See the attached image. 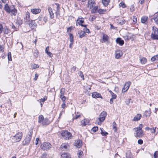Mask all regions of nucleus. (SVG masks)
Masks as SVG:
<instances>
[{"instance_id": "nucleus-16", "label": "nucleus", "mask_w": 158, "mask_h": 158, "mask_svg": "<svg viewBox=\"0 0 158 158\" xmlns=\"http://www.w3.org/2000/svg\"><path fill=\"white\" fill-rule=\"evenodd\" d=\"M92 96L93 98H102L101 94L96 92H94L92 94Z\"/></svg>"}, {"instance_id": "nucleus-25", "label": "nucleus", "mask_w": 158, "mask_h": 158, "mask_svg": "<svg viewBox=\"0 0 158 158\" xmlns=\"http://www.w3.org/2000/svg\"><path fill=\"white\" fill-rule=\"evenodd\" d=\"M55 5L56 6V15H59L60 6L59 4L55 3Z\"/></svg>"}, {"instance_id": "nucleus-44", "label": "nucleus", "mask_w": 158, "mask_h": 158, "mask_svg": "<svg viewBox=\"0 0 158 158\" xmlns=\"http://www.w3.org/2000/svg\"><path fill=\"white\" fill-rule=\"evenodd\" d=\"M10 31L7 28H4V32L5 34H8L10 33Z\"/></svg>"}, {"instance_id": "nucleus-63", "label": "nucleus", "mask_w": 158, "mask_h": 158, "mask_svg": "<svg viewBox=\"0 0 158 158\" xmlns=\"http://www.w3.org/2000/svg\"><path fill=\"white\" fill-rule=\"evenodd\" d=\"M38 77V75L37 74H35V77L34 78V80L35 81L36 80Z\"/></svg>"}, {"instance_id": "nucleus-2", "label": "nucleus", "mask_w": 158, "mask_h": 158, "mask_svg": "<svg viewBox=\"0 0 158 158\" xmlns=\"http://www.w3.org/2000/svg\"><path fill=\"white\" fill-rule=\"evenodd\" d=\"M143 127V124H140L139 127L135 128V129L136 131L135 135L136 137L140 138L143 136V131L142 129Z\"/></svg>"}, {"instance_id": "nucleus-28", "label": "nucleus", "mask_w": 158, "mask_h": 158, "mask_svg": "<svg viewBox=\"0 0 158 158\" xmlns=\"http://www.w3.org/2000/svg\"><path fill=\"white\" fill-rule=\"evenodd\" d=\"M102 38L103 42H105L108 41V36L106 34H102Z\"/></svg>"}, {"instance_id": "nucleus-61", "label": "nucleus", "mask_w": 158, "mask_h": 158, "mask_svg": "<svg viewBox=\"0 0 158 158\" xmlns=\"http://www.w3.org/2000/svg\"><path fill=\"white\" fill-rule=\"evenodd\" d=\"M32 134V131H30L29 132V134L27 135L28 136V137H30V138H31V136Z\"/></svg>"}, {"instance_id": "nucleus-64", "label": "nucleus", "mask_w": 158, "mask_h": 158, "mask_svg": "<svg viewBox=\"0 0 158 158\" xmlns=\"http://www.w3.org/2000/svg\"><path fill=\"white\" fill-rule=\"evenodd\" d=\"M43 20L44 21V22L45 23L47 21V18L46 17H44V18L43 19Z\"/></svg>"}, {"instance_id": "nucleus-31", "label": "nucleus", "mask_w": 158, "mask_h": 158, "mask_svg": "<svg viewBox=\"0 0 158 158\" xmlns=\"http://www.w3.org/2000/svg\"><path fill=\"white\" fill-rule=\"evenodd\" d=\"M38 118L39 123H42L44 119L43 116L42 115H40L39 116Z\"/></svg>"}, {"instance_id": "nucleus-60", "label": "nucleus", "mask_w": 158, "mask_h": 158, "mask_svg": "<svg viewBox=\"0 0 158 158\" xmlns=\"http://www.w3.org/2000/svg\"><path fill=\"white\" fill-rule=\"evenodd\" d=\"M64 110H62L61 112H60V115L59 116V118H60V117L62 116V114L63 113H64Z\"/></svg>"}, {"instance_id": "nucleus-13", "label": "nucleus", "mask_w": 158, "mask_h": 158, "mask_svg": "<svg viewBox=\"0 0 158 158\" xmlns=\"http://www.w3.org/2000/svg\"><path fill=\"white\" fill-rule=\"evenodd\" d=\"M31 138L30 137L28 136H27L25 139L23 141V145H27L30 142V140L31 139Z\"/></svg>"}, {"instance_id": "nucleus-6", "label": "nucleus", "mask_w": 158, "mask_h": 158, "mask_svg": "<svg viewBox=\"0 0 158 158\" xmlns=\"http://www.w3.org/2000/svg\"><path fill=\"white\" fill-rule=\"evenodd\" d=\"M51 145L49 143L44 142L41 145V148L44 150H47L51 147Z\"/></svg>"}, {"instance_id": "nucleus-3", "label": "nucleus", "mask_w": 158, "mask_h": 158, "mask_svg": "<svg viewBox=\"0 0 158 158\" xmlns=\"http://www.w3.org/2000/svg\"><path fill=\"white\" fill-rule=\"evenodd\" d=\"M62 138L66 140L70 139L72 138V134L67 131H63L61 132Z\"/></svg>"}, {"instance_id": "nucleus-37", "label": "nucleus", "mask_w": 158, "mask_h": 158, "mask_svg": "<svg viewBox=\"0 0 158 158\" xmlns=\"http://www.w3.org/2000/svg\"><path fill=\"white\" fill-rule=\"evenodd\" d=\"M110 0H102V3L103 5L106 6H107L109 3Z\"/></svg>"}, {"instance_id": "nucleus-9", "label": "nucleus", "mask_w": 158, "mask_h": 158, "mask_svg": "<svg viewBox=\"0 0 158 158\" xmlns=\"http://www.w3.org/2000/svg\"><path fill=\"white\" fill-rule=\"evenodd\" d=\"M24 21L26 23H28L30 21V15L29 12L27 11L25 13V16L24 17Z\"/></svg>"}, {"instance_id": "nucleus-38", "label": "nucleus", "mask_w": 158, "mask_h": 158, "mask_svg": "<svg viewBox=\"0 0 158 158\" xmlns=\"http://www.w3.org/2000/svg\"><path fill=\"white\" fill-rule=\"evenodd\" d=\"M88 123V122L87 120L85 121V120H83L81 121V125L82 126H85Z\"/></svg>"}, {"instance_id": "nucleus-62", "label": "nucleus", "mask_w": 158, "mask_h": 158, "mask_svg": "<svg viewBox=\"0 0 158 158\" xmlns=\"http://www.w3.org/2000/svg\"><path fill=\"white\" fill-rule=\"evenodd\" d=\"M47 53L50 57H52V54L51 52H47Z\"/></svg>"}, {"instance_id": "nucleus-19", "label": "nucleus", "mask_w": 158, "mask_h": 158, "mask_svg": "<svg viewBox=\"0 0 158 158\" xmlns=\"http://www.w3.org/2000/svg\"><path fill=\"white\" fill-rule=\"evenodd\" d=\"M116 42L121 45H123L124 44V41L120 38H117L116 40Z\"/></svg>"}, {"instance_id": "nucleus-50", "label": "nucleus", "mask_w": 158, "mask_h": 158, "mask_svg": "<svg viewBox=\"0 0 158 158\" xmlns=\"http://www.w3.org/2000/svg\"><path fill=\"white\" fill-rule=\"evenodd\" d=\"M77 154L79 158H81L82 157L83 154V152L82 151H79Z\"/></svg>"}, {"instance_id": "nucleus-29", "label": "nucleus", "mask_w": 158, "mask_h": 158, "mask_svg": "<svg viewBox=\"0 0 158 158\" xmlns=\"http://www.w3.org/2000/svg\"><path fill=\"white\" fill-rule=\"evenodd\" d=\"M130 35V34L128 33L124 35L123 37L126 40L128 41L131 38V37Z\"/></svg>"}, {"instance_id": "nucleus-8", "label": "nucleus", "mask_w": 158, "mask_h": 158, "mask_svg": "<svg viewBox=\"0 0 158 158\" xmlns=\"http://www.w3.org/2000/svg\"><path fill=\"white\" fill-rule=\"evenodd\" d=\"M131 82L128 81L126 82L122 89V92H125L127 91L131 85Z\"/></svg>"}, {"instance_id": "nucleus-59", "label": "nucleus", "mask_w": 158, "mask_h": 158, "mask_svg": "<svg viewBox=\"0 0 158 158\" xmlns=\"http://www.w3.org/2000/svg\"><path fill=\"white\" fill-rule=\"evenodd\" d=\"M138 142L139 144H142L143 143V141L142 140L140 139L138 140Z\"/></svg>"}, {"instance_id": "nucleus-5", "label": "nucleus", "mask_w": 158, "mask_h": 158, "mask_svg": "<svg viewBox=\"0 0 158 158\" xmlns=\"http://www.w3.org/2000/svg\"><path fill=\"white\" fill-rule=\"evenodd\" d=\"M23 133L21 132H19L16 133L14 136V139L16 142L20 141L22 137Z\"/></svg>"}, {"instance_id": "nucleus-39", "label": "nucleus", "mask_w": 158, "mask_h": 158, "mask_svg": "<svg viewBox=\"0 0 158 158\" xmlns=\"http://www.w3.org/2000/svg\"><path fill=\"white\" fill-rule=\"evenodd\" d=\"M47 96H45L43 98H41L39 100V101L40 103L42 102L43 103L44 102L47 100Z\"/></svg>"}, {"instance_id": "nucleus-54", "label": "nucleus", "mask_w": 158, "mask_h": 158, "mask_svg": "<svg viewBox=\"0 0 158 158\" xmlns=\"http://www.w3.org/2000/svg\"><path fill=\"white\" fill-rule=\"evenodd\" d=\"M65 92V89L64 88H62L60 90V93L61 94V95H63L64 94V93Z\"/></svg>"}, {"instance_id": "nucleus-42", "label": "nucleus", "mask_w": 158, "mask_h": 158, "mask_svg": "<svg viewBox=\"0 0 158 158\" xmlns=\"http://www.w3.org/2000/svg\"><path fill=\"white\" fill-rule=\"evenodd\" d=\"M69 145L66 144H62L61 145L60 148L61 150H63L64 149H66L68 147Z\"/></svg>"}, {"instance_id": "nucleus-48", "label": "nucleus", "mask_w": 158, "mask_h": 158, "mask_svg": "<svg viewBox=\"0 0 158 158\" xmlns=\"http://www.w3.org/2000/svg\"><path fill=\"white\" fill-rule=\"evenodd\" d=\"M103 129V128H101V134L103 136H106V135L108 134V133L107 132H103V131H102V130Z\"/></svg>"}, {"instance_id": "nucleus-22", "label": "nucleus", "mask_w": 158, "mask_h": 158, "mask_svg": "<svg viewBox=\"0 0 158 158\" xmlns=\"http://www.w3.org/2000/svg\"><path fill=\"white\" fill-rule=\"evenodd\" d=\"M91 12L93 13H95L98 11V7L97 6H94L93 7L91 8Z\"/></svg>"}, {"instance_id": "nucleus-21", "label": "nucleus", "mask_w": 158, "mask_h": 158, "mask_svg": "<svg viewBox=\"0 0 158 158\" xmlns=\"http://www.w3.org/2000/svg\"><path fill=\"white\" fill-rule=\"evenodd\" d=\"M117 22L121 24V25H123V24H124V23H125V20H124V19H123V18H119L117 20Z\"/></svg>"}, {"instance_id": "nucleus-53", "label": "nucleus", "mask_w": 158, "mask_h": 158, "mask_svg": "<svg viewBox=\"0 0 158 158\" xmlns=\"http://www.w3.org/2000/svg\"><path fill=\"white\" fill-rule=\"evenodd\" d=\"M60 98H61L62 101L64 102L65 100V97L62 95H60Z\"/></svg>"}, {"instance_id": "nucleus-52", "label": "nucleus", "mask_w": 158, "mask_h": 158, "mask_svg": "<svg viewBox=\"0 0 158 158\" xmlns=\"http://www.w3.org/2000/svg\"><path fill=\"white\" fill-rule=\"evenodd\" d=\"M119 6L123 8H125L126 7V5L123 2L120 3L119 4Z\"/></svg>"}, {"instance_id": "nucleus-41", "label": "nucleus", "mask_w": 158, "mask_h": 158, "mask_svg": "<svg viewBox=\"0 0 158 158\" xmlns=\"http://www.w3.org/2000/svg\"><path fill=\"white\" fill-rule=\"evenodd\" d=\"M109 92L112 95V98H112L115 99L116 98V95L115 94H114L111 90H110Z\"/></svg>"}, {"instance_id": "nucleus-57", "label": "nucleus", "mask_w": 158, "mask_h": 158, "mask_svg": "<svg viewBox=\"0 0 158 158\" xmlns=\"http://www.w3.org/2000/svg\"><path fill=\"white\" fill-rule=\"evenodd\" d=\"M158 153V151H156L155 152V153L154 154V155H153L154 158H157V157L158 155V154L157 155Z\"/></svg>"}, {"instance_id": "nucleus-26", "label": "nucleus", "mask_w": 158, "mask_h": 158, "mask_svg": "<svg viewBox=\"0 0 158 158\" xmlns=\"http://www.w3.org/2000/svg\"><path fill=\"white\" fill-rule=\"evenodd\" d=\"M126 158H133L131 153L130 151L128 150L126 153Z\"/></svg>"}, {"instance_id": "nucleus-34", "label": "nucleus", "mask_w": 158, "mask_h": 158, "mask_svg": "<svg viewBox=\"0 0 158 158\" xmlns=\"http://www.w3.org/2000/svg\"><path fill=\"white\" fill-rule=\"evenodd\" d=\"M113 125V129L114 130V132H116L117 129V125L115 122H114L112 123Z\"/></svg>"}, {"instance_id": "nucleus-51", "label": "nucleus", "mask_w": 158, "mask_h": 158, "mask_svg": "<svg viewBox=\"0 0 158 158\" xmlns=\"http://www.w3.org/2000/svg\"><path fill=\"white\" fill-rule=\"evenodd\" d=\"M8 59L9 61H10L11 60V53L10 52H9L8 53Z\"/></svg>"}, {"instance_id": "nucleus-55", "label": "nucleus", "mask_w": 158, "mask_h": 158, "mask_svg": "<svg viewBox=\"0 0 158 158\" xmlns=\"http://www.w3.org/2000/svg\"><path fill=\"white\" fill-rule=\"evenodd\" d=\"M4 50V47L3 45H0V52H3Z\"/></svg>"}, {"instance_id": "nucleus-27", "label": "nucleus", "mask_w": 158, "mask_h": 158, "mask_svg": "<svg viewBox=\"0 0 158 158\" xmlns=\"http://www.w3.org/2000/svg\"><path fill=\"white\" fill-rule=\"evenodd\" d=\"M49 123V121L47 118H44L42 124L43 125H47Z\"/></svg>"}, {"instance_id": "nucleus-7", "label": "nucleus", "mask_w": 158, "mask_h": 158, "mask_svg": "<svg viewBox=\"0 0 158 158\" xmlns=\"http://www.w3.org/2000/svg\"><path fill=\"white\" fill-rule=\"evenodd\" d=\"M84 21L83 20V18H78L76 22V25H81V26L83 27H86L87 26L86 25H84L83 24L84 23Z\"/></svg>"}, {"instance_id": "nucleus-18", "label": "nucleus", "mask_w": 158, "mask_h": 158, "mask_svg": "<svg viewBox=\"0 0 158 158\" xmlns=\"http://www.w3.org/2000/svg\"><path fill=\"white\" fill-rule=\"evenodd\" d=\"M48 10L50 14V17L51 19H53L54 17V14L52 11V9L50 7H49L48 8Z\"/></svg>"}, {"instance_id": "nucleus-35", "label": "nucleus", "mask_w": 158, "mask_h": 158, "mask_svg": "<svg viewBox=\"0 0 158 158\" xmlns=\"http://www.w3.org/2000/svg\"><path fill=\"white\" fill-rule=\"evenodd\" d=\"M148 19V17L146 16H144L143 17L141 18V22L143 23H145L146 21H147Z\"/></svg>"}, {"instance_id": "nucleus-45", "label": "nucleus", "mask_w": 158, "mask_h": 158, "mask_svg": "<svg viewBox=\"0 0 158 158\" xmlns=\"http://www.w3.org/2000/svg\"><path fill=\"white\" fill-rule=\"evenodd\" d=\"M31 67L32 69H35L36 68H39V66L38 64H34L32 65Z\"/></svg>"}, {"instance_id": "nucleus-47", "label": "nucleus", "mask_w": 158, "mask_h": 158, "mask_svg": "<svg viewBox=\"0 0 158 158\" xmlns=\"http://www.w3.org/2000/svg\"><path fill=\"white\" fill-rule=\"evenodd\" d=\"M98 129V128L97 127H93L92 129L91 130V131L93 132H95L97 131Z\"/></svg>"}, {"instance_id": "nucleus-4", "label": "nucleus", "mask_w": 158, "mask_h": 158, "mask_svg": "<svg viewBox=\"0 0 158 158\" xmlns=\"http://www.w3.org/2000/svg\"><path fill=\"white\" fill-rule=\"evenodd\" d=\"M152 30L151 35V38L154 40H158V29L156 27H153Z\"/></svg>"}, {"instance_id": "nucleus-15", "label": "nucleus", "mask_w": 158, "mask_h": 158, "mask_svg": "<svg viewBox=\"0 0 158 158\" xmlns=\"http://www.w3.org/2000/svg\"><path fill=\"white\" fill-rule=\"evenodd\" d=\"M31 12L34 14H37L40 13L41 11L40 9L33 8L31 10Z\"/></svg>"}, {"instance_id": "nucleus-12", "label": "nucleus", "mask_w": 158, "mask_h": 158, "mask_svg": "<svg viewBox=\"0 0 158 158\" xmlns=\"http://www.w3.org/2000/svg\"><path fill=\"white\" fill-rule=\"evenodd\" d=\"M82 144V142L81 140L78 139L75 141L74 145L77 148H80Z\"/></svg>"}, {"instance_id": "nucleus-32", "label": "nucleus", "mask_w": 158, "mask_h": 158, "mask_svg": "<svg viewBox=\"0 0 158 158\" xmlns=\"http://www.w3.org/2000/svg\"><path fill=\"white\" fill-rule=\"evenodd\" d=\"M10 13L14 16H15L17 15V10L15 9L14 6H13V9H12V10H11Z\"/></svg>"}, {"instance_id": "nucleus-30", "label": "nucleus", "mask_w": 158, "mask_h": 158, "mask_svg": "<svg viewBox=\"0 0 158 158\" xmlns=\"http://www.w3.org/2000/svg\"><path fill=\"white\" fill-rule=\"evenodd\" d=\"M78 34L79 35V37L82 38L85 36V32L82 31H79L78 32Z\"/></svg>"}, {"instance_id": "nucleus-40", "label": "nucleus", "mask_w": 158, "mask_h": 158, "mask_svg": "<svg viewBox=\"0 0 158 158\" xmlns=\"http://www.w3.org/2000/svg\"><path fill=\"white\" fill-rule=\"evenodd\" d=\"M69 40L70 42H73V36L71 33L69 34Z\"/></svg>"}, {"instance_id": "nucleus-46", "label": "nucleus", "mask_w": 158, "mask_h": 158, "mask_svg": "<svg viewBox=\"0 0 158 158\" xmlns=\"http://www.w3.org/2000/svg\"><path fill=\"white\" fill-rule=\"evenodd\" d=\"M78 74L80 76L82 79L83 80H84V77L83 73L80 71L78 73Z\"/></svg>"}, {"instance_id": "nucleus-14", "label": "nucleus", "mask_w": 158, "mask_h": 158, "mask_svg": "<svg viewBox=\"0 0 158 158\" xmlns=\"http://www.w3.org/2000/svg\"><path fill=\"white\" fill-rule=\"evenodd\" d=\"M115 57L116 59L119 58L123 55V53L120 51H117L115 52Z\"/></svg>"}, {"instance_id": "nucleus-58", "label": "nucleus", "mask_w": 158, "mask_h": 158, "mask_svg": "<svg viewBox=\"0 0 158 158\" xmlns=\"http://www.w3.org/2000/svg\"><path fill=\"white\" fill-rule=\"evenodd\" d=\"M3 26L0 23V34L2 33V31H3Z\"/></svg>"}, {"instance_id": "nucleus-1", "label": "nucleus", "mask_w": 158, "mask_h": 158, "mask_svg": "<svg viewBox=\"0 0 158 158\" xmlns=\"http://www.w3.org/2000/svg\"><path fill=\"white\" fill-rule=\"evenodd\" d=\"M106 114H107L106 112L103 111L100 114L99 117L96 119V123L98 125H101L102 123L105 120Z\"/></svg>"}, {"instance_id": "nucleus-11", "label": "nucleus", "mask_w": 158, "mask_h": 158, "mask_svg": "<svg viewBox=\"0 0 158 158\" xmlns=\"http://www.w3.org/2000/svg\"><path fill=\"white\" fill-rule=\"evenodd\" d=\"M88 8L89 9H91L92 7H93L95 6V2L94 0H88Z\"/></svg>"}, {"instance_id": "nucleus-17", "label": "nucleus", "mask_w": 158, "mask_h": 158, "mask_svg": "<svg viewBox=\"0 0 158 158\" xmlns=\"http://www.w3.org/2000/svg\"><path fill=\"white\" fill-rule=\"evenodd\" d=\"M29 25L31 29H33L36 27V24L34 20H32L29 23Z\"/></svg>"}, {"instance_id": "nucleus-10", "label": "nucleus", "mask_w": 158, "mask_h": 158, "mask_svg": "<svg viewBox=\"0 0 158 158\" xmlns=\"http://www.w3.org/2000/svg\"><path fill=\"white\" fill-rule=\"evenodd\" d=\"M13 6H9L8 5L6 4L5 6L4 9L6 12L10 13L11 12V10L13 9Z\"/></svg>"}, {"instance_id": "nucleus-36", "label": "nucleus", "mask_w": 158, "mask_h": 158, "mask_svg": "<svg viewBox=\"0 0 158 158\" xmlns=\"http://www.w3.org/2000/svg\"><path fill=\"white\" fill-rule=\"evenodd\" d=\"M140 62L142 64H144L147 61V59L145 57H143L140 59Z\"/></svg>"}, {"instance_id": "nucleus-43", "label": "nucleus", "mask_w": 158, "mask_h": 158, "mask_svg": "<svg viewBox=\"0 0 158 158\" xmlns=\"http://www.w3.org/2000/svg\"><path fill=\"white\" fill-rule=\"evenodd\" d=\"M106 10H104L102 9H98V12L100 14H103L104 13L106 12Z\"/></svg>"}, {"instance_id": "nucleus-23", "label": "nucleus", "mask_w": 158, "mask_h": 158, "mask_svg": "<svg viewBox=\"0 0 158 158\" xmlns=\"http://www.w3.org/2000/svg\"><path fill=\"white\" fill-rule=\"evenodd\" d=\"M61 158H71L69 154L64 153L61 155Z\"/></svg>"}, {"instance_id": "nucleus-49", "label": "nucleus", "mask_w": 158, "mask_h": 158, "mask_svg": "<svg viewBox=\"0 0 158 158\" xmlns=\"http://www.w3.org/2000/svg\"><path fill=\"white\" fill-rule=\"evenodd\" d=\"M16 23L19 25H20L22 24V21L20 19H18L16 21Z\"/></svg>"}, {"instance_id": "nucleus-33", "label": "nucleus", "mask_w": 158, "mask_h": 158, "mask_svg": "<svg viewBox=\"0 0 158 158\" xmlns=\"http://www.w3.org/2000/svg\"><path fill=\"white\" fill-rule=\"evenodd\" d=\"M151 113V109L149 108L148 110H146L144 113V114L146 116H150Z\"/></svg>"}, {"instance_id": "nucleus-20", "label": "nucleus", "mask_w": 158, "mask_h": 158, "mask_svg": "<svg viewBox=\"0 0 158 158\" xmlns=\"http://www.w3.org/2000/svg\"><path fill=\"white\" fill-rule=\"evenodd\" d=\"M141 118V115L140 114H138L136 116H135L134 118L133 119V121H136L139 120Z\"/></svg>"}, {"instance_id": "nucleus-24", "label": "nucleus", "mask_w": 158, "mask_h": 158, "mask_svg": "<svg viewBox=\"0 0 158 158\" xmlns=\"http://www.w3.org/2000/svg\"><path fill=\"white\" fill-rule=\"evenodd\" d=\"M153 19L156 23L158 25V12L155 14Z\"/></svg>"}, {"instance_id": "nucleus-56", "label": "nucleus", "mask_w": 158, "mask_h": 158, "mask_svg": "<svg viewBox=\"0 0 158 158\" xmlns=\"http://www.w3.org/2000/svg\"><path fill=\"white\" fill-rule=\"evenodd\" d=\"M84 31L85 32H85L87 33H89L90 32L89 30L87 28L84 29Z\"/></svg>"}]
</instances>
